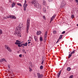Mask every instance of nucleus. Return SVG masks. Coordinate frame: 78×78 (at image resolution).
<instances>
[{
  "instance_id": "22",
  "label": "nucleus",
  "mask_w": 78,
  "mask_h": 78,
  "mask_svg": "<svg viewBox=\"0 0 78 78\" xmlns=\"http://www.w3.org/2000/svg\"><path fill=\"white\" fill-rule=\"evenodd\" d=\"M17 5L18 6H22V5L21 3H18L17 4Z\"/></svg>"
},
{
  "instance_id": "8",
  "label": "nucleus",
  "mask_w": 78,
  "mask_h": 78,
  "mask_svg": "<svg viewBox=\"0 0 78 78\" xmlns=\"http://www.w3.org/2000/svg\"><path fill=\"white\" fill-rule=\"evenodd\" d=\"M27 6H28V4H26V5H23V7L24 8V11H26Z\"/></svg>"
},
{
  "instance_id": "15",
  "label": "nucleus",
  "mask_w": 78,
  "mask_h": 78,
  "mask_svg": "<svg viewBox=\"0 0 78 78\" xmlns=\"http://www.w3.org/2000/svg\"><path fill=\"white\" fill-rule=\"evenodd\" d=\"M42 33L41 32V31H37V32L36 34L37 35H40Z\"/></svg>"
},
{
  "instance_id": "31",
  "label": "nucleus",
  "mask_w": 78,
  "mask_h": 78,
  "mask_svg": "<svg viewBox=\"0 0 78 78\" xmlns=\"http://www.w3.org/2000/svg\"><path fill=\"white\" fill-rule=\"evenodd\" d=\"M3 33V32H2V30L0 29V36Z\"/></svg>"
},
{
  "instance_id": "6",
  "label": "nucleus",
  "mask_w": 78,
  "mask_h": 78,
  "mask_svg": "<svg viewBox=\"0 0 78 78\" xmlns=\"http://www.w3.org/2000/svg\"><path fill=\"white\" fill-rule=\"evenodd\" d=\"M38 2V1H36V0H32L31 1V3L33 5H35Z\"/></svg>"
},
{
  "instance_id": "36",
  "label": "nucleus",
  "mask_w": 78,
  "mask_h": 78,
  "mask_svg": "<svg viewBox=\"0 0 78 78\" xmlns=\"http://www.w3.org/2000/svg\"><path fill=\"white\" fill-rule=\"evenodd\" d=\"M53 18H52V17L51 18V21H52L53 20Z\"/></svg>"
},
{
  "instance_id": "40",
  "label": "nucleus",
  "mask_w": 78,
  "mask_h": 78,
  "mask_svg": "<svg viewBox=\"0 0 78 78\" xmlns=\"http://www.w3.org/2000/svg\"><path fill=\"white\" fill-rule=\"evenodd\" d=\"M16 42H18V43H20V41H19V40H16Z\"/></svg>"
},
{
  "instance_id": "19",
  "label": "nucleus",
  "mask_w": 78,
  "mask_h": 78,
  "mask_svg": "<svg viewBox=\"0 0 78 78\" xmlns=\"http://www.w3.org/2000/svg\"><path fill=\"white\" fill-rule=\"evenodd\" d=\"M42 62L41 63V65H43V64L44 63V58H42Z\"/></svg>"
},
{
  "instance_id": "39",
  "label": "nucleus",
  "mask_w": 78,
  "mask_h": 78,
  "mask_svg": "<svg viewBox=\"0 0 78 78\" xmlns=\"http://www.w3.org/2000/svg\"><path fill=\"white\" fill-rule=\"evenodd\" d=\"M43 18L44 19V20H45V16H43Z\"/></svg>"
},
{
  "instance_id": "42",
  "label": "nucleus",
  "mask_w": 78,
  "mask_h": 78,
  "mask_svg": "<svg viewBox=\"0 0 78 78\" xmlns=\"http://www.w3.org/2000/svg\"><path fill=\"white\" fill-rule=\"evenodd\" d=\"M65 33L66 31H63L62 32V34H64V33Z\"/></svg>"
},
{
  "instance_id": "11",
  "label": "nucleus",
  "mask_w": 78,
  "mask_h": 78,
  "mask_svg": "<svg viewBox=\"0 0 78 78\" xmlns=\"http://www.w3.org/2000/svg\"><path fill=\"white\" fill-rule=\"evenodd\" d=\"M15 44L16 45H18V47H21V46L20 44H21V43H18L17 42H15Z\"/></svg>"
},
{
  "instance_id": "33",
  "label": "nucleus",
  "mask_w": 78,
  "mask_h": 78,
  "mask_svg": "<svg viewBox=\"0 0 78 78\" xmlns=\"http://www.w3.org/2000/svg\"><path fill=\"white\" fill-rule=\"evenodd\" d=\"M55 17H56V14H55L54 16H53L52 17L54 19V18H55Z\"/></svg>"
},
{
  "instance_id": "45",
  "label": "nucleus",
  "mask_w": 78,
  "mask_h": 78,
  "mask_svg": "<svg viewBox=\"0 0 78 78\" xmlns=\"http://www.w3.org/2000/svg\"><path fill=\"white\" fill-rule=\"evenodd\" d=\"M48 2H51V1H52V0H48Z\"/></svg>"
},
{
  "instance_id": "7",
  "label": "nucleus",
  "mask_w": 78,
  "mask_h": 78,
  "mask_svg": "<svg viewBox=\"0 0 78 78\" xmlns=\"http://www.w3.org/2000/svg\"><path fill=\"white\" fill-rule=\"evenodd\" d=\"M37 75L38 78H42L43 76V75L42 74H41L39 73H37Z\"/></svg>"
},
{
  "instance_id": "37",
  "label": "nucleus",
  "mask_w": 78,
  "mask_h": 78,
  "mask_svg": "<svg viewBox=\"0 0 78 78\" xmlns=\"http://www.w3.org/2000/svg\"><path fill=\"white\" fill-rule=\"evenodd\" d=\"M8 68H9V69H10V65L9 64L8 65Z\"/></svg>"
},
{
  "instance_id": "4",
  "label": "nucleus",
  "mask_w": 78,
  "mask_h": 78,
  "mask_svg": "<svg viewBox=\"0 0 78 78\" xmlns=\"http://www.w3.org/2000/svg\"><path fill=\"white\" fill-rule=\"evenodd\" d=\"M34 6H36L37 8H38V9H41V5H39L38 3H36Z\"/></svg>"
},
{
  "instance_id": "47",
  "label": "nucleus",
  "mask_w": 78,
  "mask_h": 78,
  "mask_svg": "<svg viewBox=\"0 0 78 78\" xmlns=\"http://www.w3.org/2000/svg\"><path fill=\"white\" fill-rule=\"evenodd\" d=\"M29 69L30 70H29L30 72H31V70L32 69H31V68H29Z\"/></svg>"
},
{
  "instance_id": "9",
  "label": "nucleus",
  "mask_w": 78,
  "mask_h": 78,
  "mask_svg": "<svg viewBox=\"0 0 78 78\" xmlns=\"http://www.w3.org/2000/svg\"><path fill=\"white\" fill-rule=\"evenodd\" d=\"M3 61H4L5 62H7V61H6V60H5V58L0 59V62H3Z\"/></svg>"
},
{
  "instance_id": "26",
  "label": "nucleus",
  "mask_w": 78,
  "mask_h": 78,
  "mask_svg": "<svg viewBox=\"0 0 78 78\" xmlns=\"http://www.w3.org/2000/svg\"><path fill=\"white\" fill-rule=\"evenodd\" d=\"M72 55L70 54H69V56H68V58H70L71 56H72Z\"/></svg>"
},
{
  "instance_id": "44",
  "label": "nucleus",
  "mask_w": 78,
  "mask_h": 78,
  "mask_svg": "<svg viewBox=\"0 0 78 78\" xmlns=\"http://www.w3.org/2000/svg\"><path fill=\"white\" fill-rule=\"evenodd\" d=\"M9 1L10 3H12V0H9Z\"/></svg>"
},
{
  "instance_id": "20",
  "label": "nucleus",
  "mask_w": 78,
  "mask_h": 78,
  "mask_svg": "<svg viewBox=\"0 0 78 78\" xmlns=\"http://www.w3.org/2000/svg\"><path fill=\"white\" fill-rule=\"evenodd\" d=\"M71 69V68L70 67H68L67 68V70L68 71H70Z\"/></svg>"
},
{
  "instance_id": "48",
  "label": "nucleus",
  "mask_w": 78,
  "mask_h": 78,
  "mask_svg": "<svg viewBox=\"0 0 78 78\" xmlns=\"http://www.w3.org/2000/svg\"><path fill=\"white\" fill-rule=\"evenodd\" d=\"M69 2H73V0H69Z\"/></svg>"
},
{
  "instance_id": "46",
  "label": "nucleus",
  "mask_w": 78,
  "mask_h": 78,
  "mask_svg": "<svg viewBox=\"0 0 78 78\" xmlns=\"http://www.w3.org/2000/svg\"><path fill=\"white\" fill-rule=\"evenodd\" d=\"M43 11H44V12H45L46 11V10L45 9H44Z\"/></svg>"
},
{
  "instance_id": "5",
  "label": "nucleus",
  "mask_w": 78,
  "mask_h": 78,
  "mask_svg": "<svg viewBox=\"0 0 78 78\" xmlns=\"http://www.w3.org/2000/svg\"><path fill=\"white\" fill-rule=\"evenodd\" d=\"M5 48H6L7 50L9 51V52H12V50L11 49V48L8 47V46H7V45H5Z\"/></svg>"
},
{
  "instance_id": "50",
  "label": "nucleus",
  "mask_w": 78,
  "mask_h": 78,
  "mask_svg": "<svg viewBox=\"0 0 78 78\" xmlns=\"http://www.w3.org/2000/svg\"><path fill=\"white\" fill-rule=\"evenodd\" d=\"M4 19H6V17H4Z\"/></svg>"
},
{
  "instance_id": "30",
  "label": "nucleus",
  "mask_w": 78,
  "mask_h": 78,
  "mask_svg": "<svg viewBox=\"0 0 78 78\" xmlns=\"http://www.w3.org/2000/svg\"><path fill=\"white\" fill-rule=\"evenodd\" d=\"M53 33L54 34H56V33H57L56 31L55 30L53 31Z\"/></svg>"
},
{
  "instance_id": "55",
  "label": "nucleus",
  "mask_w": 78,
  "mask_h": 78,
  "mask_svg": "<svg viewBox=\"0 0 78 78\" xmlns=\"http://www.w3.org/2000/svg\"><path fill=\"white\" fill-rule=\"evenodd\" d=\"M31 45H32V43L31 44Z\"/></svg>"
},
{
  "instance_id": "54",
  "label": "nucleus",
  "mask_w": 78,
  "mask_h": 78,
  "mask_svg": "<svg viewBox=\"0 0 78 78\" xmlns=\"http://www.w3.org/2000/svg\"><path fill=\"white\" fill-rule=\"evenodd\" d=\"M23 47H24V46H23Z\"/></svg>"
},
{
  "instance_id": "28",
  "label": "nucleus",
  "mask_w": 78,
  "mask_h": 78,
  "mask_svg": "<svg viewBox=\"0 0 78 78\" xmlns=\"http://www.w3.org/2000/svg\"><path fill=\"white\" fill-rule=\"evenodd\" d=\"M44 67L42 66H41L40 67V69H43V68Z\"/></svg>"
},
{
  "instance_id": "41",
  "label": "nucleus",
  "mask_w": 78,
  "mask_h": 78,
  "mask_svg": "<svg viewBox=\"0 0 78 78\" xmlns=\"http://www.w3.org/2000/svg\"><path fill=\"white\" fill-rule=\"evenodd\" d=\"M59 39H58L57 40V41L56 43V44H57V43H58V42H59Z\"/></svg>"
},
{
  "instance_id": "12",
  "label": "nucleus",
  "mask_w": 78,
  "mask_h": 78,
  "mask_svg": "<svg viewBox=\"0 0 78 78\" xmlns=\"http://www.w3.org/2000/svg\"><path fill=\"white\" fill-rule=\"evenodd\" d=\"M34 39L36 42H38V37L37 36H35L34 37Z\"/></svg>"
},
{
  "instance_id": "10",
  "label": "nucleus",
  "mask_w": 78,
  "mask_h": 78,
  "mask_svg": "<svg viewBox=\"0 0 78 78\" xmlns=\"http://www.w3.org/2000/svg\"><path fill=\"white\" fill-rule=\"evenodd\" d=\"M10 19H16V17L13 15H10Z\"/></svg>"
},
{
  "instance_id": "1",
  "label": "nucleus",
  "mask_w": 78,
  "mask_h": 78,
  "mask_svg": "<svg viewBox=\"0 0 78 78\" xmlns=\"http://www.w3.org/2000/svg\"><path fill=\"white\" fill-rule=\"evenodd\" d=\"M21 28L19 27H16L14 34V35H17L18 36L21 37V35H20L21 34Z\"/></svg>"
},
{
  "instance_id": "25",
  "label": "nucleus",
  "mask_w": 78,
  "mask_h": 78,
  "mask_svg": "<svg viewBox=\"0 0 78 78\" xmlns=\"http://www.w3.org/2000/svg\"><path fill=\"white\" fill-rule=\"evenodd\" d=\"M22 51V52H23V53H25V54H27V52H26V51H25V50H23Z\"/></svg>"
},
{
  "instance_id": "43",
  "label": "nucleus",
  "mask_w": 78,
  "mask_h": 78,
  "mask_svg": "<svg viewBox=\"0 0 78 78\" xmlns=\"http://www.w3.org/2000/svg\"><path fill=\"white\" fill-rule=\"evenodd\" d=\"M44 40H46V39H47V37L46 36H44Z\"/></svg>"
},
{
  "instance_id": "24",
  "label": "nucleus",
  "mask_w": 78,
  "mask_h": 78,
  "mask_svg": "<svg viewBox=\"0 0 78 78\" xmlns=\"http://www.w3.org/2000/svg\"><path fill=\"white\" fill-rule=\"evenodd\" d=\"M40 42H42V37H41L40 38Z\"/></svg>"
},
{
  "instance_id": "35",
  "label": "nucleus",
  "mask_w": 78,
  "mask_h": 78,
  "mask_svg": "<svg viewBox=\"0 0 78 78\" xmlns=\"http://www.w3.org/2000/svg\"><path fill=\"white\" fill-rule=\"evenodd\" d=\"M19 57H20V58H22V54H20L19 55Z\"/></svg>"
},
{
  "instance_id": "34",
  "label": "nucleus",
  "mask_w": 78,
  "mask_h": 78,
  "mask_svg": "<svg viewBox=\"0 0 78 78\" xmlns=\"http://www.w3.org/2000/svg\"><path fill=\"white\" fill-rule=\"evenodd\" d=\"M9 18H10V15H9V16H6V19H9Z\"/></svg>"
},
{
  "instance_id": "2",
  "label": "nucleus",
  "mask_w": 78,
  "mask_h": 78,
  "mask_svg": "<svg viewBox=\"0 0 78 78\" xmlns=\"http://www.w3.org/2000/svg\"><path fill=\"white\" fill-rule=\"evenodd\" d=\"M30 19L28 18L27 20V26L26 28V32L27 33H28V30H29V27H30Z\"/></svg>"
},
{
  "instance_id": "51",
  "label": "nucleus",
  "mask_w": 78,
  "mask_h": 78,
  "mask_svg": "<svg viewBox=\"0 0 78 78\" xmlns=\"http://www.w3.org/2000/svg\"><path fill=\"white\" fill-rule=\"evenodd\" d=\"M76 25H77V27H78V24H76Z\"/></svg>"
},
{
  "instance_id": "53",
  "label": "nucleus",
  "mask_w": 78,
  "mask_h": 78,
  "mask_svg": "<svg viewBox=\"0 0 78 78\" xmlns=\"http://www.w3.org/2000/svg\"><path fill=\"white\" fill-rule=\"evenodd\" d=\"M31 41V40H30V41Z\"/></svg>"
},
{
  "instance_id": "13",
  "label": "nucleus",
  "mask_w": 78,
  "mask_h": 78,
  "mask_svg": "<svg viewBox=\"0 0 78 78\" xmlns=\"http://www.w3.org/2000/svg\"><path fill=\"white\" fill-rule=\"evenodd\" d=\"M23 23H20L19 24V26L18 27L22 28V27H23Z\"/></svg>"
},
{
  "instance_id": "16",
  "label": "nucleus",
  "mask_w": 78,
  "mask_h": 78,
  "mask_svg": "<svg viewBox=\"0 0 78 78\" xmlns=\"http://www.w3.org/2000/svg\"><path fill=\"white\" fill-rule=\"evenodd\" d=\"M22 45H23V46H27V43L26 42L25 44H21V47H22Z\"/></svg>"
},
{
  "instance_id": "18",
  "label": "nucleus",
  "mask_w": 78,
  "mask_h": 78,
  "mask_svg": "<svg viewBox=\"0 0 78 78\" xmlns=\"http://www.w3.org/2000/svg\"><path fill=\"white\" fill-rule=\"evenodd\" d=\"M62 35H60V36L59 37V39H62Z\"/></svg>"
},
{
  "instance_id": "38",
  "label": "nucleus",
  "mask_w": 78,
  "mask_h": 78,
  "mask_svg": "<svg viewBox=\"0 0 78 78\" xmlns=\"http://www.w3.org/2000/svg\"><path fill=\"white\" fill-rule=\"evenodd\" d=\"M71 17V18H73V17H74V15H72Z\"/></svg>"
},
{
  "instance_id": "29",
  "label": "nucleus",
  "mask_w": 78,
  "mask_h": 78,
  "mask_svg": "<svg viewBox=\"0 0 78 78\" xmlns=\"http://www.w3.org/2000/svg\"><path fill=\"white\" fill-rule=\"evenodd\" d=\"M75 51H76V50H74L72 52H71V54L72 55V54H73L74 53H75Z\"/></svg>"
},
{
  "instance_id": "32",
  "label": "nucleus",
  "mask_w": 78,
  "mask_h": 78,
  "mask_svg": "<svg viewBox=\"0 0 78 78\" xmlns=\"http://www.w3.org/2000/svg\"><path fill=\"white\" fill-rule=\"evenodd\" d=\"M73 75H71L70 76L69 78H73Z\"/></svg>"
},
{
  "instance_id": "23",
  "label": "nucleus",
  "mask_w": 78,
  "mask_h": 78,
  "mask_svg": "<svg viewBox=\"0 0 78 78\" xmlns=\"http://www.w3.org/2000/svg\"><path fill=\"white\" fill-rule=\"evenodd\" d=\"M47 31H46L45 32V34H44V36H46L47 37Z\"/></svg>"
},
{
  "instance_id": "52",
  "label": "nucleus",
  "mask_w": 78,
  "mask_h": 78,
  "mask_svg": "<svg viewBox=\"0 0 78 78\" xmlns=\"http://www.w3.org/2000/svg\"><path fill=\"white\" fill-rule=\"evenodd\" d=\"M28 41H30V40H28Z\"/></svg>"
},
{
  "instance_id": "27",
  "label": "nucleus",
  "mask_w": 78,
  "mask_h": 78,
  "mask_svg": "<svg viewBox=\"0 0 78 78\" xmlns=\"http://www.w3.org/2000/svg\"><path fill=\"white\" fill-rule=\"evenodd\" d=\"M27 3V0H25V2H24V3L23 4V5H25V6H26V4Z\"/></svg>"
},
{
  "instance_id": "14",
  "label": "nucleus",
  "mask_w": 78,
  "mask_h": 78,
  "mask_svg": "<svg viewBox=\"0 0 78 78\" xmlns=\"http://www.w3.org/2000/svg\"><path fill=\"white\" fill-rule=\"evenodd\" d=\"M61 71L60 70L59 72L57 74V76L58 78H59V77L60 75H61Z\"/></svg>"
},
{
  "instance_id": "49",
  "label": "nucleus",
  "mask_w": 78,
  "mask_h": 78,
  "mask_svg": "<svg viewBox=\"0 0 78 78\" xmlns=\"http://www.w3.org/2000/svg\"><path fill=\"white\" fill-rule=\"evenodd\" d=\"M30 43H31V42H30V41H29V42H28V44H30Z\"/></svg>"
},
{
  "instance_id": "21",
  "label": "nucleus",
  "mask_w": 78,
  "mask_h": 78,
  "mask_svg": "<svg viewBox=\"0 0 78 78\" xmlns=\"http://www.w3.org/2000/svg\"><path fill=\"white\" fill-rule=\"evenodd\" d=\"M43 4L44 5H46V2H45V1H44L43 2Z\"/></svg>"
},
{
  "instance_id": "3",
  "label": "nucleus",
  "mask_w": 78,
  "mask_h": 78,
  "mask_svg": "<svg viewBox=\"0 0 78 78\" xmlns=\"http://www.w3.org/2000/svg\"><path fill=\"white\" fill-rule=\"evenodd\" d=\"M65 6H66V3H65V2H61L60 7L61 8H64Z\"/></svg>"
},
{
  "instance_id": "17",
  "label": "nucleus",
  "mask_w": 78,
  "mask_h": 78,
  "mask_svg": "<svg viewBox=\"0 0 78 78\" xmlns=\"http://www.w3.org/2000/svg\"><path fill=\"white\" fill-rule=\"evenodd\" d=\"M16 5V3H13L12 4V8H13L15 6V5Z\"/></svg>"
}]
</instances>
